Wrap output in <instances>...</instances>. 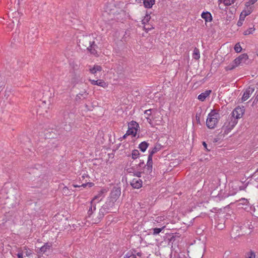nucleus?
Masks as SVG:
<instances>
[{"mask_svg":"<svg viewBox=\"0 0 258 258\" xmlns=\"http://www.w3.org/2000/svg\"><path fill=\"white\" fill-rule=\"evenodd\" d=\"M78 44L81 49H87L93 55H96L97 53L96 49L98 48V46L95 43L94 38L92 36H83L79 39Z\"/></svg>","mask_w":258,"mask_h":258,"instance_id":"nucleus-1","label":"nucleus"},{"mask_svg":"<svg viewBox=\"0 0 258 258\" xmlns=\"http://www.w3.org/2000/svg\"><path fill=\"white\" fill-rule=\"evenodd\" d=\"M249 62V60L248 55L246 53H243L236 57L230 64L228 65L225 68V69L226 71H231L239 66H242L244 64H248Z\"/></svg>","mask_w":258,"mask_h":258,"instance_id":"nucleus-2","label":"nucleus"},{"mask_svg":"<svg viewBox=\"0 0 258 258\" xmlns=\"http://www.w3.org/2000/svg\"><path fill=\"white\" fill-rule=\"evenodd\" d=\"M220 115L219 111L216 109H213L209 113L206 120V125L209 128H214L218 122V118Z\"/></svg>","mask_w":258,"mask_h":258,"instance_id":"nucleus-3","label":"nucleus"},{"mask_svg":"<svg viewBox=\"0 0 258 258\" xmlns=\"http://www.w3.org/2000/svg\"><path fill=\"white\" fill-rule=\"evenodd\" d=\"M237 123V119L234 117L231 116L228 119L227 121L224 123L222 128L225 129L228 131H231L234 127V126H235Z\"/></svg>","mask_w":258,"mask_h":258,"instance_id":"nucleus-4","label":"nucleus"},{"mask_svg":"<svg viewBox=\"0 0 258 258\" xmlns=\"http://www.w3.org/2000/svg\"><path fill=\"white\" fill-rule=\"evenodd\" d=\"M62 117L64 122L70 123L71 121L74 119V114L70 112L68 110H63L61 111Z\"/></svg>","mask_w":258,"mask_h":258,"instance_id":"nucleus-5","label":"nucleus"},{"mask_svg":"<svg viewBox=\"0 0 258 258\" xmlns=\"http://www.w3.org/2000/svg\"><path fill=\"white\" fill-rule=\"evenodd\" d=\"M121 194V188L119 187L114 186L111 191L109 198L116 201Z\"/></svg>","mask_w":258,"mask_h":258,"instance_id":"nucleus-6","label":"nucleus"},{"mask_svg":"<svg viewBox=\"0 0 258 258\" xmlns=\"http://www.w3.org/2000/svg\"><path fill=\"white\" fill-rule=\"evenodd\" d=\"M244 112V109L243 108L237 107L233 110L231 116L237 119L242 117Z\"/></svg>","mask_w":258,"mask_h":258,"instance_id":"nucleus-7","label":"nucleus"},{"mask_svg":"<svg viewBox=\"0 0 258 258\" xmlns=\"http://www.w3.org/2000/svg\"><path fill=\"white\" fill-rule=\"evenodd\" d=\"M106 192L107 190L105 189H102L100 190L98 192V194L91 200V203L96 204V203H99L104 198V196H103V194Z\"/></svg>","mask_w":258,"mask_h":258,"instance_id":"nucleus-8","label":"nucleus"},{"mask_svg":"<svg viewBox=\"0 0 258 258\" xmlns=\"http://www.w3.org/2000/svg\"><path fill=\"white\" fill-rule=\"evenodd\" d=\"M254 91V87L253 86L248 87L244 92L242 97V101H245L247 100Z\"/></svg>","mask_w":258,"mask_h":258,"instance_id":"nucleus-9","label":"nucleus"},{"mask_svg":"<svg viewBox=\"0 0 258 258\" xmlns=\"http://www.w3.org/2000/svg\"><path fill=\"white\" fill-rule=\"evenodd\" d=\"M152 157L153 155L149 153L148 157V161L146 165H145L146 167V171L147 174H150L151 173L152 171V165H153V161H152Z\"/></svg>","mask_w":258,"mask_h":258,"instance_id":"nucleus-10","label":"nucleus"},{"mask_svg":"<svg viewBox=\"0 0 258 258\" xmlns=\"http://www.w3.org/2000/svg\"><path fill=\"white\" fill-rule=\"evenodd\" d=\"M225 217H219L217 216V225L215 226L218 230H222L225 227Z\"/></svg>","mask_w":258,"mask_h":258,"instance_id":"nucleus-11","label":"nucleus"},{"mask_svg":"<svg viewBox=\"0 0 258 258\" xmlns=\"http://www.w3.org/2000/svg\"><path fill=\"white\" fill-rule=\"evenodd\" d=\"M142 180L139 178H134L132 181H131V185L134 188L139 189L142 186Z\"/></svg>","mask_w":258,"mask_h":258,"instance_id":"nucleus-12","label":"nucleus"},{"mask_svg":"<svg viewBox=\"0 0 258 258\" xmlns=\"http://www.w3.org/2000/svg\"><path fill=\"white\" fill-rule=\"evenodd\" d=\"M115 202L116 201H113V200L108 198L105 204L103 205V208L107 209L110 212L111 209L114 207Z\"/></svg>","mask_w":258,"mask_h":258,"instance_id":"nucleus-13","label":"nucleus"},{"mask_svg":"<svg viewBox=\"0 0 258 258\" xmlns=\"http://www.w3.org/2000/svg\"><path fill=\"white\" fill-rule=\"evenodd\" d=\"M109 211L106 209L103 208L102 206L99 210V215L97 217L98 219H94L95 223L100 221V220L104 217L105 214L109 213Z\"/></svg>","mask_w":258,"mask_h":258,"instance_id":"nucleus-14","label":"nucleus"},{"mask_svg":"<svg viewBox=\"0 0 258 258\" xmlns=\"http://www.w3.org/2000/svg\"><path fill=\"white\" fill-rule=\"evenodd\" d=\"M89 81L93 85H97L105 88L106 86V83L102 80H94L89 79Z\"/></svg>","mask_w":258,"mask_h":258,"instance_id":"nucleus-15","label":"nucleus"},{"mask_svg":"<svg viewBox=\"0 0 258 258\" xmlns=\"http://www.w3.org/2000/svg\"><path fill=\"white\" fill-rule=\"evenodd\" d=\"M88 93L86 91L80 92L76 95V100L78 102L87 98Z\"/></svg>","mask_w":258,"mask_h":258,"instance_id":"nucleus-16","label":"nucleus"},{"mask_svg":"<svg viewBox=\"0 0 258 258\" xmlns=\"http://www.w3.org/2000/svg\"><path fill=\"white\" fill-rule=\"evenodd\" d=\"M211 93V90H206L204 92L202 93L198 96V99L201 101H204L206 98L209 96Z\"/></svg>","mask_w":258,"mask_h":258,"instance_id":"nucleus-17","label":"nucleus"},{"mask_svg":"<svg viewBox=\"0 0 258 258\" xmlns=\"http://www.w3.org/2000/svg\"><path fill=\"white\" fill-rule=\"evenodd\" d=\"M51 247V244H49L48 243H46L45 244L41 246L40 248H39L38 250L37 251V253H44L47 251V249H49Z\"/></svg>","mask_w":258,"mask_h":258,"instance_id":"nucleus-18","label":"nucleus"},{"mask_svg":"<svg viewBox=\"0 0 258 258\" xmlns=\"http://www.w3.org/2000/svg\"><path fill=\"white\" fill-rule=\"evenodd\" d=\"M201 16L206 22H211L212 20V16L211 13L209 12H203Z\"/></svg>","mask_w":258,"mask_h":258,"instance_id":"nucleus-19","label":"nucleus"},{"mask_svg":"<svg viewBox=\"0 0 258 258\" xmlns=\"http://www.w3.org/2000/svg\"><path fill=\"white\" fill-rule=\"evenodd\" d=\"M155 0H144V6L146 8L150 9L155 4Z\"/></svg>","mask_w":258,"mask_h":258,"instance_id":"nucleus-20","label":"nucleus"},{"mask_svg":"<svg viewBox=\"0 0 258 258\" xmlns=\"http://www.w3.org/2000/svg\"><path fill=\"white\" fill-rule=\"evenodd\" d=\"M161 148L162 146L160 144H156L151 150H150L149 151V152L153 155L154 154L159 151Z\"/></svg>","mask_w":258,"mask_h":258,"instance_id":"nucleus-21","label":"nucleus"},{"mask_svg":"<svg viewBox=\"0 0 258 258\" xmlns=\"http://www.w3.org/2000/svg\"><path fill=\"white\" fill-rule=\"evenodd\" d=\"M90 206L89 208V209L88 211L87 214H88V217L90 218L91 215L93 214V212L96 210V204L94 203H91V202H90Z\"/></svg>","mask_w":258,"mask_h":258,"instance_id":"nucleus-22","label":"nucleus"},{"mask_svg":"<svg viewBox=\"0 0 258 258\" xmlns=\"http://www.w3.org/2000/svg\"><path fill=\"white\" fill-rule=\"evenodd\" d=\"M149 145V144L145 141L142 142L139 144V148L142 152H144L148 147Z\"/></svg>","mask_w":258,"mask_h":258,"instance_id":"nucleus-23","label":"nucleus"},{"mask_svg":"<svg viewBox=\"0 0 258 258\" xmlns=\"http://www.w3.org/2000/svg\"><path fill=\"white\" fill-rule=\"evenodd\" d=\"M89 71L91 74H95L97 72H101L102 71V68L100 66L95 65L93 68H90Z\"/></svg>","mask_w":258,"mask_h":258,"instance_id":"nucleus-24","label":"nucleus"},{"mask_svg":"<svg viewBox=\"0 0 258 258\" xmlns=\"http://www.w3.org/2000/svg\"><path fill=\"white\" fill-rule=\"evenodd\" d=\"M137 128H133L128 127L126 135H132L133 137H135L137 134Z\"/></svg>","mask_w":258,"mask_h":258,"instance_id":"nucleus-25","label":"nucleus"},{"mask_svg":"<svg viewBox=\"0 0 258 258\" xmlns=\"http://www.w3.org/2000/svg\"><path fill=\"white\" fill-rule=\"evenodd\" d=\"M58 135H59V134H57L53 131L49 132L46 134V138L51 139L57 138Z\"/></svg>","mask_w":258,"mask_h":258,"instance_id":"nucleus-26","label":"nucleus"},{"mask_svg":"<svg viewBox=\"0 0 258 258\" xmlns=\"http://www.w3.org/2000/svg\"><path fill=\"white\" fill-rule=\"evenodd\" d=\"M251 13V11L249 9H247L246 10H243L240 14V19H241L242 16H243V19H244L246 16L250 14Z\"/></svg>","mask_w":258,"mask_h":258,"instance_id":"nucleus-27","label":"nucleus"},{"mask_svg":"<svg viewBox=\"0 0 258 258\" xmlns=\"http://www.w3.org/2000/svg\"><path fill=\"white\" fill-rule=\"evenodd\" d=\"M165 226H162L161 228H155L153 229V234L154 235L158 234L161 232L164 228Z\"/></svg>","mask_w":258,"mask_h":258,"instance_id":"nucleus-28","label":"nucleus"},{"mask_svg":"<svg viewBox=\"0 0 258 258\" xmlns=\"http://www.w3.org/2000/svg\"><path fill=\"white\" fill-rule=\"evenodd\" d=\"M7 203H6V204H7V207H9L10 206L11 207H14V206H16V205H18L19 204V202L15 201V202H14L13 203H11L10 202V198H7Z\"/></svg>","mask_w":258,"mask_h":258,"instance_id":"nucleus-29","label":"nucleus"},{"mask_svg":"<svg viewBox=\"0 0 258 258\" xmlns=\"http://www.w3.org/2000/svg\"><path fill=\"white\" fill-rule=\"evenodd\" d=\"M128 127L133 128H137L139 127V124L135 121H132L130 123H128Z\"/></svg>","mask_w":258,"mask_h":258,"instance_id":"nucleus-30","label":"nucleus"},{"mask_svg":"<svg viewBox=\"0 0 258 258\" xmlns=\"http://www.w3.org/2000/svg\"><path fill=\"white\" fill-rule=\"evenodd\" d=\"M255 28L254 27L249 28L248 29L244 31L243 34L244 35H248L250 34H252Z\"/></svg>","mask_w":258,"mask_h":258,"instance_id":"nucleus-31","label":"nucleus"},{"mask_svg":"<svg viewBox=\"0 0 258 258\" xmlns=\"http://www.w3.org/2000/svg\"><path fill=\"white\" fill-rule=\"evenodd\" d=\"M151 19V17L149 14H146L144 17V19L142 20V24L145 25L147 24Z\"/></svg>","mask_w":258,"mask_h":258,"instance_id":"nucleus-32","label":"nucleus"},{"mask_svg":"<svg viewBox=\"0 0 258 258\" xmlns=\"http://www.w3.org/2000/svg\"><path fill=\"white\" fill-rule=\"evenodd\" d=\"M200 57L199 50L195 48L194 51L193 57L196 59H198Z\"/></svg>","mask_w":258,"mask_h":258,"instance_id":"nucleus-33","label":"nucleus"},{"mask_svg":"<svg viewBox=\"0 0 258 258\" xmlns=\"http://www.w3.org/2000/svg\"><path fill=\"white\" fill-rule=\"evenodd\" d=\"M140 155L139 151L138 150H134L132 151V156L134 159H137Z\"/></svg>","mask_w":258,"mask_h":258,"instance_id":"nucleus-34","label":"nucleus"},{"mask_svg":"<svg viewBox=\"0 0 258 258\" xmlns=\"http://www.w3.org/2000/svg\"><path fill=\"white\" fill-rule=\"evenodd\" d=\"M234 49L235 52H236L237 53L240 52L242 50V48L240 45V43H237L235 44Z\"/></svg>","mask_w":258,"mask_h":258,"instance_id":"nucleus-35","label":"nucleus"},{"mask_svg":"<svg viewBox=\"0 0 258 258\" xmlns=\"http://www.w3.org/2000/svg\"><path fill=\"white\" fill-rule=\"evenodd\" d=\"M236 0H224V3L226 6H230L234 4Z\"/></svg>","mask_w":258,"mask_h":258,"instance_id":"nucleus-36","label":"nucleus"},{"mask_svg":"<svg viewBox=\"0 0 258 258\" xmlns=\"http://www.w3.org/2000/svg\"><path fill=\"white\" fill-rule=\"evenodd\" d=\"M62 193L63 195H65L66 196L70 195L71 194L70 191L67 186H64L63 187Z\"/></svg>","mask_w":258,"mask_h":258,"instance_id":"nucleus-37","label":"nucleus"},{"mask_svg":"<svg viewBox=\"0 0 258 258\" xmlns=\"http://www.w3.org/2000/svg\"><path fill=\"white\" fill-rule=\"evenodd\" d=\"M80 77L79 76H77L75 75V77L72 78V82L74 84H77L79 80Z\"/></svg>","mask_w":258,"mask_h":258,"instance_id":"nucleus-38","label":"nucleus"},{"mask_svg":"<svg viewBox=\"0 0 258 258\" xmlns=\"http://www.w3.org/2000/svg\"><path fill=\"white\" fill-rule=\"evenodd\" d=\"M245 258H255L254 252L253 251H250L249 253H247Z\"/></svg>","mask_w":258,"mask_h":258,"instance_id":"nucleus-39","label":"nucleus"},{"mask_svg":"<svg viewBox=\"0 0 258 258\" xmlns=\"http://www.w3.org/2000/svg\"><path fill=\"white\" fill-rule=\"evenodd\" d=\"M153 110L152 109H148L145 111L144 113L146 114L147 116L149 117L151 115L152 111Z\"/></svg>","mask_w":258,"mask_h":258,"instance_id":"nucleus-40","label":"nucleus"},{"mask_svg":"<svg viewBox=\"0 0 258 258\" xmlns=\"http://www.w3.org/2000/svg\"><path fill=\"white\" fill-rule=\"evenodd\" d=\"M89 185V187H92L93 185H94V183H92V182H87V183H83L81 186L83 187H85L87 185Z\"/></svg>","mask_w":258,"mask_h":258,"instance_id":"nucleus-41","label":"nucleus"},{"mask_svg":"<svg viewBox=\"0 0 258 258\" xmlns=\"http://www.w3.org/2000/svg\"><path fill=\"white\" fill-rule=\"evenodd\" d=\"M168 240H169V243H168V244H169V243L171 242L172 243L171 244L172 245L173 242L175 240V237L174 236H173V235H172L171 236V237L168 239Z\"/></svg>","mask_w":258,"mask_h":258,"instance_id":"nucleus-42","label":"nucleus"},{"mask_svg":"<svg viewBox=\"0 0 258 258\" xmlns=\"http://www.w3.org/2000/svg\"><path fill=\"white\" fill-rule=\"evenodd\" d=\"M257 1V0H249L248 2H247V4H248V6H249L250 5L254 4Z\"/></svg>","mask_w":258,"mask_h":258,"instance_id":"nucleus-43","label":"nucleus"},{"mask_svg":"<svg viewBox=\"0 0 258 258\" xmlns=\"http://www.w3.org/2000/svg\"><path fill=\"white\" fill-rule=\"evenodd\" d=\"M145 165H144V161H140V163H139V164H138V166H139V167H144V168H146V167H145V166H144Z\"/></svg>","mask_w":258,"mask_h":258,"instance_id":"nucleus-44","label":"nucleus"},{"mask_svg":"<svg viewBox=\"0 0 258 258\" xmlns=\"http://www.w3.org/2000/svg\"><path fill=\"white\" fill-rule=\"evenodd\" d=\"M23 252L21 251L19 252L17 254L18 258H23Z\"/></svg>","mask_w":258,"mask_h":258,"instance_id":"nucleus-45","label":"nucleus"},{"mask_svg":"<svg viewBox=\"0 0 258 258\" xmlns=\"http://www.w3.org/2000/svg\"><path fill=\"white\" fill-rule=\"evenodd\" d=\"M141 174H142V172H136L134 175L137 176L138 177H140L141 176Z\"/></svg>","mask_w":258,"mask_h":258,"instance_id":"nucleus-46","label":"nucleus"},{"mask_svg":"<svg viewBox=\"0 0 258 258\" xmlns=\"http://www.w3.org/2000/svg\"><path fill=\"white\" fill-rule=\"evenodd\" d=\"M240 201H243V203H242V204H247L248 203V201L247 199H242Z\"/></svg>","mask_w":258,"mask_h":258,"instance_id":"nucleus-47","label":"nucleus"},{"mask_svg":"<svg viewBox=\"0 0 258 258\" xmlns=\"http://www.w3.org/2000/svg\"><path fill=\"white\" fill-rule=\"evenodd\" d=\"M240 201H243V203H242V204H247L248 203V201L247 199H242Z\"/></svg>","mask_w":258,"mask_h":258,"instance_id":"nucleus-48","label":"nucleus"},{"mask_svg":"<svg viewBox=\"0 0 258 258\" xmlns=\"http://www.w3.org/2000/svg\"><path fill=\"white\" fill-rule=\"evenodd\" d=\"M146 118L148 123L152 125V119L151 118H150V117H146Z\"/></svg>","mask_w":258,"mask_h":258,"instance_id":"nucleus-49","label":"nucleus"},{"mask_svg":"<svg viewBox=\"0 0 258 258\" xmlns=\"http://www.w3.org/2000/svg\"><path fill=\"white\" fill-rule=\"evenodd\" d=\"M203 145L204 146V147H205V148L207 150H208V151H210V149H209L207 148V144L206 143V142H203Z\"/></svg>","mask_w":258,"mask_h":258,"instance_id":"nucleus-50","label":"nucleus"},{"mask_svg":"<svg viewBox=\"0 0 258 258\" xmlns=\"http://www.w3.org/2000/svg\"><path fill=\"white\" fill-rule=\"evenodd\" d=\"M130 255H131V253L130 252H127V253H126L124 255V258H130Z\"/></svg>","mask_w":258,"mask_h":258,"instance_id":"nucleus-51","label":"nucleus"},{"mask_svg":"<svg viewBox=\"0 0 258 258\" xmlns=\"http://www.w3.org/2000/svg\"><path fill=\"white\" fill-rule=\"evenodd\" d=\"M4 86V83L2 82V78L0 77V89Z\"/></svg>","mask_w":258,"mask_h":258,"instance_id":"nucleus-52","label":"nucleus"},{"mask_svg":"<svg viewBox=\"0 0 258 258\" xmlns=\"http://www.w3.org/2000/svg\"><path fill=\"white\" fill-rule=\"evenodd\" d=\"M130 258H136V254L131 252Z\"/></svg>","mask_w":258,"mask_h":258,"instance_id":"nucleus-53","label":"nucleus"},{"mask_svg":"<svg viewBox=\"0 0 258 258\" xmlns=\"http://www.w3.org/2000/svg\"><path fill=\"white\" fill-rule=\"evenodd\" d=\"M246 187V186H239V188L240 190H244Z\"/></svg>","mask_w":258,"mask_h":258,"instance_id":"nucleus-54","label":"nucleus"},{"mask_svg":"<svg viewBox=\"0 0 258 258\" xmlns=\"http://www.w3.org/2000/svg\"><path fill=\"white\" fill-rule=\"evenodd\" d=\"M237 25L238 26H241L242 25V22L240 21H238Z\"/></svg>","mask_w":258,"mask_h":258,"instance_id":"nucleus-55","label":"nucleus"},{"mask_svg":"<svg viewBox=\"0 0 258 258\" xmlns=\"http://www.w3.org/2000/svg\"><path fill=\"white\" fill-rule=\"evenodd\" d=\"M257 101H258V100H256V99L254 98V100L253 101V103H252V105H254L255 104H256Z\"/></svg>","mask_w":258,"mask_h":258,"instance_id":"nucleus-56","label":"nucleus"},{"mask_svg":"<svg viewBox=\"0 0 258 258\" xmlns=\"http://www.w3.org/2000/svg\"><path fill=\"white\" fill-rule=\"evenodd\" d=\"M74 187H82L81 185H78V184H73Z\"/></svg>","mask_w":258,"mask_h":258,"instance_id":"nucleus-57","label":"nucleus"},{"mask_svg":"<svg viewBox=\"0 0 258 258\" xmlns=\"http://www.w3.org/2000/svg\"><path fill=\"white\" fill-rule=\"evenodd\" d=\"M144 29H145L146 31H148L149 30H151V28H149V27L146 28V27H145V26H144Z\"/></svg>","mask_w":258,"mask_h":258,"instance_id":"nucleus-58","label":"nucleus"},{"mask_svg":"<svg viewBox=\"0 0 258 258\" xmlns=\"http://www.w3.org/2000/svg\"><path fill=\"white\" fill-rule=\"evenodd\" d=\"M136 255H138V256H141L142 253L140 252H137V254H136Z\"/></svg>","mask_w":258,"mask_h":258,"instance_id":"nucleus-59","label":"nucleus"},{"mask_svg":"<svg viewBox=\"0 0 258 258\" xmlns=\"http://www.w3.org/2000/svg\"><path fill=\"white\" fill-rule=\"evenodd\" d=\"M88 175L86 174H84V175H82V178H85L86 177H87Z\"/></svg>","mask_w":258,"mask_h":258,"instance_id":"nucleus-60","label":"nucleus"},{"mask_svg":"<svg viewBox=\"0 0 258 258\" xmlns=\"http://www.w3.org/2000/svg\"><path fill=\"white\" fill-rule=\"evenodd\" d=\"M138 3H141L142 0H136Z\"/></svg>","mask_w":258,"mask_h":258,"instance_id":"nucleus-61","label":"nucleus"},{"mask_svg":"<svg viewBox=\"0 0 258 258\" xmlns=\"http://www.w3.org/2000/svg\"><path fill=\"white\" fill-rule=\"evenodd\" d=\"M196 119L198 120V121H200V117H198L197 115H196Z\"/></svg>","mask_w":258,"mask_h":258,"instance_id":"nucleus-62","label":"nucleus"},{"mask_svg":"<svg viewBox=\"0 0 258 258\" xmlns=\"http://www.w3.org/2000/svg\"><path fill=\"white\" fill-rule=\"evenodd\" d=\"M254 98L256 99V100H258V93L256 95Z\"/></svg>","mask_w":258,"mask_h":258,"instance_id":"nucleus-63","label":"nucleus"},{"mask_svg":"<svg viewBox=\"0 0 258 258\" xmlns=\"http://www.w3.org/2000/svg\"><path fill=\"white\" fill-rule=\"evenodd\" d=\"M256 173H258V168L256 169V170L255 171V173H254V174H255Z\"/></svg>","mask_w":258,"mask_h":258,"instance_id":"nucleus-64","label":"nucleus"}]
</instances>
